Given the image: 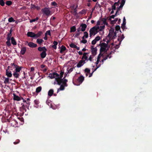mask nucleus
<instances>
[{
	"instance_id": "obj_46",
	"label": "nucleus",
	"mask_w": 152,
	"mask_h": 152,
	"mask_svg": "<svg viewBox=\"0 0 152 152\" xmlns=\"http://www.w3.org/2000/svg\"><path fill=\"white\" fill-rule=\"evenodd\" d=\"M115 28V31H118L120 30V27L119 25H117L116 26Z\"/></svg>"
},
{
	"instance_id": "obj_36",
	"label": "nucleus",
	"mask_w": 152,
	"mask_h": 152,
	"mask_svg": "<svg viewBox=\"0 0 152 152\" xmlns=\"http://www.w3.org/2000/svg\"><path fill=\"white\" fill-rule=\"evenodd\" d=\"M21 104L22 105V108L25 110H26V108L28 107V105H27L26 103H22Z\"/></svg>"
},
{
	"instance_id": "obj_61",
	"label": "nucleus",
	"mask_w": 152,
	"mask_h": 152,
	"mask_svg": "<svg viewBox=\"0 0 152 152\" xmlns=\"http://www.w3.org/2000/svg\"><path fill=\"white\" fill-rule=\"evenodd\" d=\"M116 32H115L113 35V36L112 38V39H114L115 38V37H116Z\"/></svg>"
},
{
	"instance_id": "obj_63",
	"label": "nucleus",
	"mask_w": 152,
	"mask_h": 152,
	"mask_svg": "<svg viewBox=\"0 0 152 152\" xmlns=\"http://www.w3.org/2000/svg\"><path fill=\"white\" fill-rule=\"evenodd\" d=\"M96 42L97 41L95 39H94L91 42V44L93 45H95L96 44Z\"/></svg>"
},
{
	"instance_id": "obj_51",
	"label": "nucleus",
	"mask_w": 152,
	"mask_h": 152,
	"mask_svg": "<svg viewBox=\"0 0 152 152\" xmlns=\"http://www.w3.org/2000/svg\"><path fill=\"white\" fill-rule=\"evenodd\" d=\"M77 10L76 9V8H74L73 10V14L75 15H76L77 13Z\"/></svg>"
},
{
	"instance_id": "obj_28",
	"label": "nucleus",
	"mask_w": 152,
	"mask_h": 152,
	"mask_svg": "<svg viewBox=\"0 0 152 152\" xmlns=\"http://www.w3.org/2000/svg\"><path fill=\"white\" fill-rule=\"evenodd\" d=\"M53 89H50L48 92V95L50 96H51L53 94Z\"/></svg>"
},
{
	"instance_id": "obj_24",
	"label": "nucleus",
	"mask_w": 152,
	"mask_h": 152,
	"mask_svg": "<svg viewBox=\"0 0 152 152\" xmlns=\"http://www.w3.org/2000/svg\"><path fill=\"white\" fill-rule=\"evenodd\" d=\"M43 33L41 31H39L37 34H35V38H36L39 37L40 36L42 35V34Z\"/></svg>"
},
{
	"instance_id": "obj_38",
	"label": "nucleus",
	"mask_w": 152,
	"mask_h": 152,
	"mask_svg": "<svg viewBox=\"0 0 152 152\" xmlns=\"http://www.w3.org/2000/svg\"><path fill=\"white\" fill-rule=\"evenodd\" d=\"M53 75L54 76V78H58L59 76V75L56 72H53Z\"/></svg>"
},
{
	"instance_id": "obj_10",
	"label": "nucleus",
	"mask_w": 152,
	"mask_h": 152,
	"mask_svg": "<svg viewBox=\"0 0 152 152\" xmlns=\"http://www.w3.org/2000/svg\"><path fill=\"white\" fill-rule=\"evenodd\" d=\"M84 77L82 76L81 75L77 79V81L80 83H81L84 80Z\"/></svg>"
},
{
	"instance_id": "obj_62",
	"label": "nucleus",
	"mask_w": 152,
	"mask_h": 152,
	"mask_svg": "<svg viewBox=\"0 0 152 152\" xmlns=\"http://www.w3.org/2000/svg\"><path fill=\"white\" fill-rule=\"evenodd\" d=\"M51 4L52 6H56L57 5V4L55 1L51 2Z\"/></svg>"
},
{
	"instance_id": "obj_11",
	"label": "nucleus",
	"mask_w": 152,
	"mask_h": 152,
	"mask_svg": "<svg viewBox=\"0 0 152 152\" xmlns=\"http://www.w3.org/2000/svg\"><path fill=\"white\" fill-rule=\"evenodd\" d=\"M6 75L8 77H10L12 76L11 72L10 71H9L8 69L6 70Z\"/></svg>"
},
{
	"instance_id": "obj_39",
	"label": "nucleus",
	"mask_w": 152,
	"mask_h": 152,
	"mask_svg": "<svg viewBox=\"0 0 152 152\" xmlns=\"http://www.w3.org/2000/svg\"><path fill=\"white\" fill-rule=\"evenodd\" d=\"M86 10H87L83 9L79 12V13L81 14H85L86 12Z\"/></svg>"
},
{
	"instance_id": "obj_9",
	"label": "nucleus",
	"mask_w": 152,
	"mask_h": 152,
	"mask_svg": "<svg viewBox=\"0 0 152 152\" xmlns=\"http://www.w3.org/2000/svg\"><path fill=\"white\" fill-rule=\"evenodd\" d=\"M28 45L32 48L36 47L37 46V44L34 43L32 42H30L28 43Z\"/></svg>"
},
{
	"instance_id": "obj_15",
	"label": "nucleus",
	"mask_w": 152,
	"mask_h": 152,
	"mask_svg": "<svg viewBox=\"0 0 152 152\" xmlns=\"http://www.w3.org/2000/svg\"><path fill=\"white\" fill-rule=\"evenodd\" d=\"M26 50V48L25 47H22L21 48V50L20 51V53L22 55H24Z\"/></svg>"
},
{
	"instance_id": "obj_1",
	"label": "nucleus",
	"mask_w": 152,
	"mask_h": 152,
	"mask_svg": "<svg viewBox=\"0 0 152 152\" xmlns=\"http://www.w3.org/2000/svg\"><path fill=\"white\" fill-rule=\"evenodd\" d=\"M99 29V26H94L91 28L89 30L90 37H91L93 35H96L98 32V30Z\"/></svg>"
},
{
	"instance_id": "obj_7",
	"label": "nucleus",
	"mask_w": 152,
	"mask_h": 152,
	"mask_svg": "<svg viewBox=\"0 0 152 152\" xmlns=\"http://www.w3.org/2000/svg\"><path fill=\"white\" fill-rule=\"evenodd\" d=\"M86 63L85 60H80L77 65V67L79 68L82 66Z\"/></svg>"
},
{
	"instance_id": "obj_53",
	"label": "nucleus",
	"mask_w": 152,
	"mask_h": 152,
	"mask_svg": "<svg viewBox=\"0 0 152 152\" xmlns=\"http://www.w3.org/2000/svg\"><path fill=\"white\" fill-rule=\"evenodd\" d=\"M96 8H97L98 6H96V5H95L94 6V7L93 8H92V9H91L92 12H91V15H92V13H93V11L95 10V9Z\"/></svg>"
},
{
	"instance_id": "obj_3",
	"label": "nucleus",
	"mask_w": 152,
	"mask_h": 152,
	"mask_svg": "<svg viewBox=\"0 0 152 152\" xmlns=\"http://www.w3.org/2000/svg\"><path fill=\"white\" fill-rule=\"evenodd\" d=\"M41 11L43 14L45 15L46 16H48L50 15L51 12L49 8L45 7L41 10Z\"/></svg>"
},
{
	"instance_id": "obj_37",
	"label": "nucleus",
	"mask_w": 152,
	"mask_h": 152,
	"mask_svg": "<svg viewBox=\"0 0 152 152\" xmlns=\"http://www.w3.org/2000/svg\"><path fill=\"white\" fill-rule=\"evenodd\" d=\"M12 29H11L10 31V33H8L7 34V38H9L10 39H11V37L12 36Z\"/></svg>"
},
{
	"instance_id": "obj_18",
	"label": "nucleus",
	"mask_w": 152,
	"mask_h": 152,
	"mask_svg": "<svg viewBox=\"0 0 152 152\" xmlns=\"http://www.w3.org/2000/svg\"><path fill=\"white\" fill-rule=\"evenodd\" d=\"M46 51H43V52H42L40 54V56L42 58H44L46 57Z\"/></svg>"
},
{
	"instance_id": "obj_4",
	"label": "nucleus",
	"mask_w": 152,
	"mask_h": 152,
	"mask_svg": "<svg viewBox=\"0 0 152 152\" xmlns=\"http://www.w3.org/2000/svg\"><path fill=\"white\" fill-rule=\"evenodd\" d=\"M65 77L63 79L60 78H55V81L57 82V84L60 85L62 83L63 80Z\"/></svg>"
},
{
	"instance_id": "obj_50",
	"label": "nucleus",
	"mask_w": 152,
	"mask_h": 152,
	"mask_svg": "<svg viewBox=\"0 0 152 152\" xmlns=\"http://www.w3.org/2000/svg\"><path fill=\"white\" fill-rule=\"evenodd\" d=\"M34 102L35 105H36L38 106H39L38 104H39V102L38 100H34Z\"/></svg>"
},
{
	"instance_id": "obj_42",
	"label": "nucleus",
	"mask_w": 152,
	"mask_h": 152,
	"mask_svg": "<svg viewBox=\"0 0 152 152\" xmlns=\"http://www.w3.org/2000/svg\"><path fill=\"white\" fill-rule=\"evenodd\" d=\"M6 4L8 6L11 5L12 4V2L10 1H6Z\"/></svg>"
},
{
	"instance_id": "obj_41",
	"label": "nucleus",
	"mask_w": 152,
	"mask_h": 152,
	"mask_svg": "<svg viewBox=\"0 0 152 152\" xmlns=\"http://www.w3.org/2000/svg\"><path fill=\"white\" fill-rule=\"evenodd\" d=\"M8 20L9 22H10V23L12 22H14L15 21V20H14V19L12 17H11L10 18H9Z\"/></svg>"
},
{
	"instance_id": "obj_8",
	"label": "nucleus",
	"mask_w": 152,
	"mask_h": 152,
	"mask_svg": "<svg viewBox=\"0 0 152 152\" xmlns=\"http://www.w3.org/2000/svg\"><path fill=\"white\" fill-rule=\"evenodd\" d=\"M82 31H84L87 28V26L85 24L81 23L80 25Z\"/></svg>"
},
{
	"instance_id": "obj_54",
	"label": "nucleus",
	"mask_w": 152,
	"mask_h": 152,
	"mask_svg": "<svg viewBox=\"0 0 152 152\" xmlns=\"http://www.w3.org/2000/svg\"><path fill=\"white\" fill-rule=\"evenodd\" d=\"M87 41L86 39L82 40L80 41V43L86 44L87 42Z\"/></svg>"
},
{
	"instance_id": "obj_64",
	"label": "nucleus",
	"mask_w": 152,
	"mask_h": 152,
	"mask_svg": "<svg viewBox=\"0 0 152 152\" xmlns=\"http://www.w3.org/2000/svg\"><path fill=\"white\" fill-rule=\"evenodd\" d=\"M53 75V73L52 74H50L49 75V77H50L51 79H53V78H54V76Z\"/></svg>"
},
{
	"instance_id": "obj_57",
	"label": "nucleus",
	"mask_w": 152,
	"mask_h": 152,
	"mask_svg": "<svg viewBox=\"0 0 152 152\" xmlns=\"http://www.w3.org/2000/svg\"><path fill=\"white\" fill-rule=\"evenodd\" d=\"M94 39L97 42L100 40V37L99 36H97Z\"/></svg>"
},
{
	"instance_id": "obj_34",
	"label": "nucleus",
	"mask_w": 152,
	"mask_h": 152,
	"mask_svg": "<svg viewBox=\"0 0 152 152\" xmlns=\"http://www.w3.org/2000/svg\"><path fill=\"white\" fill-rule=\"evenodd\" d=\"M76 31V28L75 26H73L72 27H71L70 28V32L71 33L72 32H74Z\"/></svg>"
},
{
	"instance_id": "obj_40",
	"label": "nucleus",
	"mask_w": 152,
	"mask_h": 152,
	"mask_svg": "<svg viewBox=\"0 0 152 152\" xmlns=\"http://www.w3.org/2000/svg\"><path fill=\"white\" fill-rule=\"evenodd\" d=\"M113 34H112L110 32L109 34L108 35V37L109 38V40H111L112 39V37L113 36Z\"/></svg>"
},
{
	"instance_id": "obj_17",
	"label": "nucleus",
	"mask_w": 152,
	"mask_h": 152,
	"mask_svg": "<svg viewBox=\"0 0 152 152\" xmlns=\"http://www.w3.org/2000/svg\"><path fill=\"white\" fill-rule=\"evenodd\" d=\"M38 51L40 52H43V51H47V49H46L45 47H39L38 48Z\"/></svg>"
},
{
	"instance_id": "obj_45",
	"label": "nucleus",
	"mask_w": 152,
	"mask_h": 152,
	"mask_svg": "<svg viewBox=\"0 0 152 152\" xmlns=\"http://www.w3.org/2000/svg\"><path fill=\"white\" fill-rule=\"evenodd\" d=\"M84 71L85 73H90V70L88 68H86L85 69Z\"/></svg>"
},
{
	"instance_id": "obj_14",
	"label": "nucleus",
	"mask_w": 152,
	"mask_h": 152,
	"mask_svg": "<svg viewBox=\"0 0 152 152\" xmlns=\"http://www.w3.org/2000/svg\"><path fill=\"white\" fill-rule=\"evenodd\" d=\"M15 68V72H16L18 73L21 70L22 67L21 66H19L18 65H16Z\"/></svg>"
},
{
	"instance_id": "obj_52",
	"label": "nucleus",
	"mask_w": 152,
	"mask_h": 152,
	"mask_svg": "<svg viewBox=\"0 0 152 152\" xmlns=\"http://www.w3.org/2000/svg\"><path fill=\"white\" fill-rule=\"evenodd\" d=\"M118 12L116 11L115 15H112L111 16V18H113V19L115 17H116V16H117V15Z\"/></svg>"
},
{
	"instance_id": "obj_2",
	"label": "nucleus",
	"mask_w": 152,
	"mask_h": 152,
	"mask_svg": "<svg viewBox=\"0 0 152 152\" xmlns=\"http://www.w3.org/2000/svg\"><path fill=\"white\" fill-rule=\"evenodd\" d=\"M99 45L101 47L100 49V53H105L107 52V50L106 48L108 47V44L104 43H102L100 44Z\"/></svg>"
},
{
	"instance_id": "obj_56",
	"label": "nucleus",
	"mask_w": 152,
	"mask_h": 152,
	"mask_svg": "<svg viewBox=\"0 0 152 152\" xmlns=\"http://www.w3.org/2000/svg\"><path fill=\"white\" fill-rule=\"evenodd\" d=\"M20 142V140L19 139L17 140L15 142H14L13 143L15 144H17L19 143Z\"/></svg>"
},
{
	"instance_id": "obj_22",
	"label": "nucleus",
	"mask_w": 152,
	"mask_h": 152,
	"mask_svg": "<svg viewBox=\"0 0 152 152\" xmlns=\"http://www.w3.org/2000/svg\"><path fill=\"white\" fill-rule=\"evenodd\" d=\"M31 9H36L38 10H40V7L37 6H36V5H35L34 4H31Z\"/></svg>"
},
{
	"instance_id": "obj_6",
	"label": "nucleus",
	"mask_w": 152,
	"mask_h": 152,
	"mask_svg": "<svg viewBox=\"0 0 152 152\" xmlns=\"http://www.w3.org/2000/svg\"><path fill=\"white\" fill-rule=\"evenodd\" d=\"M91 47L92 54L94 56L96 54L97 49L96 47L94 48L93 46Z\"/></svg>"
},
{
	"instance_id": "obj_21",
	"label": "nucleus",
	"mask_w": 152,
	"mask_h": 152,
	"mask_svg": "<svg viewBox=\"0 0 152 152\" xmlns=\"http://www.w3.org/2000/svg\"><path fill=\"white\" fill-rule=\"evenodd\" d=\"M2 78H3L5 79L4 80V83L5 84H7V83H9V79L8 77L6 78L4 76H3Z\"/></svg>"
},
{
	"instance_id": "obj_13",
	"label": "nucleus",
	"mask_w": 152,
	"mask_h": 152,
	"mask_svg": "<svg viewBox=\"0 0 152 152\" xmlns=\"http://www.w3.org/2000/svg\"><path fill=\"white\" fill-rule=\"evenodd\" d=\"M27 35L28 37L35 38V34L32 32H28L27 33Z\"/></svg>"
},
{
	"instance_id": "obj_20",
	"label": "nucleus",
	"mask_w": 152,
	"mask_h": 152,
	"mask_svg": "<svg viewBox=\"0 0 152 152\" xmlns=\"http://www.w3.org/2000/svg\"><path fill=\"white\" fill-rule=\"evenodd\" d=\"M88 54V53H83V56L82 58V60H83V59H85V61L86 60H88V57L86 56Z\"/></svg>"
},
{
	"instance_id": "obj_19",
	"label": "nucleus",
	"mask_w": 152,
	"mask_h": 152,
	"mask_svg": "<svg viewBox=\"0 0 152 152\" xmlns=\"http://www.w3.org/2000/svg\"><path fill=\"white\" fill-rule=\"evenodd\" d=\"M118 40L119 41V44H121V42L124 38V35L122 34L121 37L118 36Z\"/></svg>"
},
{
	"instance_id": "obj_43",
	"label": "nucleus",
	"mask_w": 152,
	"mask_h": 152,
	"mask_svg": "<svg viewBox=\"0 0 152 152\" xmlns=\"http://www.w3.org/2000/svg\"><path fill=\"white\" fill-rule=\"evenodd\" d=\"M118 18H116L114 20H111V24H114L116 23V21H118Z\"/></svg>"
},
{
	"instance_id": "obj_47",
	"label": "nucleus",
	"mask_w": 152,
	"mask_h": 152,
	"mask_svg": "<svg viewBox=\"0 0 152 152\" xmlns=\"http://www.w3.org/2000/svg\"><path fill=\"white\" fill-rule=\"evenodd\" d=\"M103 53L102 54V53H100H100L98 55V57H97V59H98L99 60H100V59L101 57V56H103Z\"/></svg>"
},
{
	"instance_id": "obj_35",
	"label": "nucleus",
	"mask_w": 152,
	"mask_h": 152,
	"mask_svg": "<svg viewBox=\"0 0 152 152\" xmlns=\"http://www.w3.org/2000/svg\"><path fill=\"white\" fill-rule=\"evenodd\" d=\"M64 88H65L64 86L62 85H61L60 86V88H59L58 89L57 93H58L59 91L64 90Z\"/></svg>"
},
{
	"instance_id": "obj_60",
	"label": "nucleus",
	"mask_w": 152,
	"mask_h": 152,
	"mask_svg": "<svg viewBox=\"0 0 152 152\" xmlns=\"http://www.w3.org/2000/svg\"><path fill=\"white\" fill-rule=\"evenodd\" d=\"M46 34V35H48L50 36H51V33L50 30L48 31H46V32L45 33V34Z\"/></svg>"
},
{
	"instance_id": "obj_26",
	"label": "nucleus",
	"mask_w": 152,
	"mask_h": 152,
	"mask_svg": "<svg viewBox=\"0 0 152 152\" xmlns=\"http://www.w3.org/2000/svg\"><path fill=\"white\" fill-rule=\"evenodd\" d=\"M66 50V47L65 46L62 45L61 46V50L60 51V53H62L63 52L65 51Z\"/></svg>"
},
{
	"instance_id": "obj_33",
	"label": "nucleus",
	"mask_w": 152,
	"mask_h": 152,
	"mask_svg": "<svg viewBox=\"0 0 152 152\" xmlns=\"http://www.w3.org/2000/svg\"><path fill=\"white\" fill-rule=\"evenodd\" d=\"M13 75L15 77V78H17L19 77V76L20 75V74L19 73L17 72H14L13 73Z\"/></svg>"
},
{
	"instance_id": "obj_32",
	"label": "nucleus",
	"mask_w": 152,
	"mask_h": 152,
	"mask_svg": "<svg viewBox=\"0 0 152 152\" xmlns=\"http://www.w3.org/2000/svg\"><path fill=\"white\" fill-rule=\"evenodd\" d=\"M42 89V87L41 86H39L36 88V92L37 93H39L41 91Z\"/></svg>"
},
{
	"instance_id": "obj_58",
	"label": "nucleus",
	"mask_w": 152,
	"mask_h": 152,
	"mask_svg": "<svg viewBox=\"0 0 152 152\" xmlns=\"http://www.w3.org/2000/svg\"><path fill=\"white\" fill-rule=\"evenodd\" d=\"M120 1V0H119L117 2H116L114 3V4L116 7L119 6Z\"/></svg>"
},
{
	"instance_id": "obj_27",
	"label": "nucleus",
	"mask_w": 152,
	"mask_h": 152,
	"mask_svg": "<svg viewBox=\"0 0 152 152\" xmlns=\"http://www.w3.org/2000/svg\"><path fill=\"white\" fill-rule=\"evenodd\" d=\"M107 20V18H102V19L101 20L103 22V24L106 25H108V23L106 22Z\"/></svg>"
},
{
	"instance_id": "obj_31",
	"label": "nucleus",
	"mask_w": 152,
	"mask_h": 152,
	"mask_svg": "<svg viewBox=\"0 0 152 152\" xmlns=\"http://www.w3.org/2000/svg\"><path fill=\"white\" fill-rule=\"evenodd\" d=\"M7 41L6 42V44L8 47H9L11 45V43L10 42L11 39L8 38H7Z\"/></svg>"
},
{
	"instance_id": "obj_12",
	"label": "nucleus",
	"mask_w": 152,
	"mask_h": 152,
	"mask_svg": "<svg viewBox=\"0 0 152 152\" xmlns=\"http://www.w3.org/2000/svg\"><path fill=\"white\" fill-rule=\"evenodd\" d=\"M126 24V20L125 17H124L123 18V22L121 25V28L122 29L124 30Z\"/></svg>"
},
{
	"instance_id": "obj_5",
	"label": "nucleus",
	"mask_w": 152,
	"mask_h": 152,
	"mask_svg": "<svg viewBox=\"0 0 152 152\" xmlns=\"http://www.w3.org/2000/svg\"><path fill=\"white\" fill-rule=\"evenodd\" d=\"M125 1L126 0H121L120 5L119 7L117 8V11L118 12L121 9H122V8L125 3Z\"/></svg>"
},
{
	"instance_id": "obj_48",
	"label": "nucleus",
	"mask_w": 152,
	"mask_h": 152,
	"mask_svg": "<svg viewBox=\"0 0 152 152\" xmlns=\"http://www.w3.org/2000/svg\"><path fill=\"white\" fill-rule=\"evenodd\" d=\"M67 81L68 80L67 79H64L62 82V83L63 84L62 85H64V84L66 83Z\"/></svg>"
},
{
	"instance_id": "obj_49",
	"label": "nucleus",
	"mask_w": 152,
	"mask_h": 152,
	"mask_svg": "<svg viewBox=\"0 0 152 152\" xmlns=\"http://www.w3.org/2000/svg\"><path fill=\"white\" fill-rule=\"evenodd\" d=\"M64 74V72H62V71H61V72L60 73V75L59 76V78H61L63 77V75Z\"/></svg>"
},
{
	"instance_id": "obj_25",
	"label": "nucleus",
	"mask_w": 152,
	"mask_h": 152,
	"mask_svg": "<svg viewBox=\"0 0 152 152\" xmlns=\"http://www.w3.org/2000/svg\"><path fill=\"white\" fill-rule=\"evenodd\" d=\"M12 44L13 45H16L17 42L13 37H12L11 39Z\"/></svg>"
},
{
	"instance_id": "obj_23",
	"label": "nucleus",
	"mask_w": 152,
	"mask_h": 152,
	"mask_svg": "<svg viewBox=\"0 0 152 152\" xmlns=\"http://www.w3.org/2000/svg\"><path fill=\"white\" fill-rule=\"evenodd\" d=\"M14 98L13 99L15 100L19 101L20 100V98L18 96L16 95L15 94H13Z\"/></svg>"
},
{
	"instance_id": "obj_16",
	"label": "nucleus",
	"mask_w": 152,
	"mask_h": 152,
	"mask_svg": "<svg viewBox=\"0 0 152 152\" xmlns=\"http://www.w3.org/2000/svg\"><path fill=\"white\" fill-rule=\"evenodd\" d=\"M69 46L71 48H76L77 50H80V48L77 47V45H75L73 43H71L69 45Z\"/></svg>"
},
{
	"instance_id": "obj_30",
	"label": "nucleus",
	"mask_w": 152,
	"mask_h": 152,
	"mask_svg": "<svg viewBox=\"0 0 152 152\" xmlns=\"http://www.w3.org/2000/svg\"><path fill=\"white\" fill-rule=\"evenodd\" d=\"M54 45L52 46V48H53L54 49H56L57 48V45L58 44L57 42L56 41H54L53 43Z\"/></svg>"
},
{
	"instance_id": "obj_55",
	"label": "nucleus",
	"mask_w": 152,
	"mask_h": 152,
	"mask_svg": "<svg viewBox=\"0 0 152 152\" xmlns=\"http://www.w3.org/2000/svg\"><path fill=\"white\" fill-rule=\"evenodd\" d=\"M4 1L0 0V4L2 6L4 5Z\"/></svg>"
},
{
	"instance_id": "obj_29",
	"label": "nucleus",
	"mask_w": 152,
	"mask_h": 152,
	"mask_svg": "<svg viewBox=\"0 0 152 152\" xmlns=\"http://www.w3.org/2000/svg\"><path fill=\"white\" fill-rule=\"evenodd\" d=\"M36 42L38 44L41 45V44L43 42H44V40H43L42 39H37Z\"/></svg>"
},
{
	"instance_id": "obj_59",
	"label": "nucleus",
	"mask_w": 152,
	"mask_h": 152,
	"mask_svg": "<svg viewBox=\"0 0 152 152\" xmlns=\"http://www.w3.org/2000/svg\"><path fill=\"white\" fill-rule=\"evenodd\" d=\"M96 6H98V7L99 8H100L101 9L102 6L99 4L98 2L96 3Z\"/></svg>"
},
{
	"instance_id": "obj_44",
	"label": "nucleus",
	"mask_w": 152,
	"mask_h": 152,
	"mask_svg": "<svg viewBox=\"0 0 152 152\" xmlns=\"http://www.w3.org/2000/svg\"><path fill=\"white\" fill-rule=\"evenodd\" d=\"M84 36L86 38H87L88 37V34L86 31H85L84 32Z\"/></svg>"
}]
</instances>
